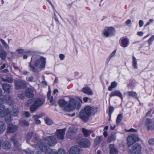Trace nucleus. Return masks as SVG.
<instances>
[{"label":"nucleus","mask_w":154,"mask_h":154,"mask_svg":"<svg viewBox=\"0 0 154 154\" xmlns=\"http://www.w3.org/2000/svg\"><path fill=\"white\" fill-rule=\"evenodd\" d=\"M110 154H117L118 150L116 148L114 144H110L109 146Z\"/></svg>","instance_id":"nucleus-20"},{"label":"nucleus","mask_w":154,"mask_h":154,"mask_svg":"<svg viewBox=\"0 0 154 154\" xmlns=\"http://www.w3.org/2000/svg\"><path fill=\"white\" fill-rule=\"evenodd\" d=\"M115 33V29L112 27H109L106 28L103 32L104 35L108 37V36L113 35Z\"/></svg>","instance_id":"nucleus-14"},{"label":"nucleus","mask_w":154,"mask_h":154,"mask_svg":"<svg viewBox=\"0 0 154 154\" xmlns=\"http://www.w3.org/2000/svg\"><path fill=\"white\" fill-rule=\"evenodd\" d=\"M2 87L5 92H7L8 94L10 93L11 86L10 84L3 83L2 84Z\"/></svg>","instance_id":"nucleus-19"},{"label":"nucleus","mask_w":154,"mask_h":154,"mask_svg":"<svg viewBox=\"0 0 154 154\" xmlns=\"http://www.w3.org/2000/svg\"><path fill=\"white\" fill-rule=\"evenodd\" d=\"M22 116L25 117H28L30 116V113L29 112L25 111L22 113Z\"/></svg>","instance_id":"nucleus-46"},{"label":"nucleus","mask_w":154,"mask_h":154,"mask_svg":"<svg viewBox=\"0 0 154 154\" xmlns=\"http://www.w3.org/2000/svg\"><path fill=\"white\" fill-rule=\"evenodd\" d=\"M122 46L124 47H126L128 43V40L126 38H124L121 41Z\"/></svg>","instance_id":"nucleus-31"},{"label":"nucleus","mask_w":154,"mask_h":154,"mask_svg":"<svg viewBox=\"0 0 154 154\" xmlns=\"http://www.w3.org/2000/svg\"><path fill=\"white\" fill-rule=\"evenodd\" d=\"M128 96L134 97L137 96V94L135 92L133 91H129L127 92Z\"/></svg>","instance_id":"nucleus-45"},{"label":"nucleus","mask_w":154,"mask_h":154,"mask_svg":"<svg viewBox=\"0 0 154 154\" xmlns=\"http://www.w3.org/2000/svg\"><path fill=\"white\" fill-rule=\"evenodd\" d=\"M145 125L148 130H154V120L147 118L145 120Z\"/></svg>","instance_id":"nucleus-12"},{"label":"nucleus","mask_w":154,"mask_h":154,"mask_svg":"<svg viewBox=\"0 0 154 154\" xmlns=\"http://www.w3.org/2000/svg\"><path fill=\"white\" fill-rule=\"evenodd\" d=\"M39 139V136L36 134L35 136V138L33 139L32 140L35 144L33 145L36 148L39 147L42 152L46 153L50 149L49 146L45 143V141L44 140H38Z\"/></svg>","instance_id":"nucleus-2"},{"label":"nucleus","mask_w":154,"mask_h":154,"mask_svg":"<svg viewBox=\"0 0 154 154\" xmlns=\"http://www.w3.org/2000/svg\"><path fill=\"white\" fill-rule=\"evenodd\" d=\"M38 119L34 120H35V122L36 124H40L41 121L39 120Z\"/></svg>","instance_id":"nucleus-58"},{"label":"nucleus","mask_w":154,"mask_h":154,"mask_svg":"<svg viewBox=\"0 0 154 154\" xmlns=\"http://www.w3.org/2000/svg\"><path fill=\"white\" fill-rule=\"evenodd\" d=\"M103 138L102 136H99L97 138V144L100 143L103 140Z\"/></svg>","instance_id":"nucleus-47"},{"label":"nucleus","mask_w":154,"mask_h":154,"mask_svg":"<svg viewBox=\"0 0 154 154\" xmlns=\"http://www.w3.org/2000/svg\"><path fill=\"white\" fill-rule=\"evenodd\" d=\"M17 129V126L10 123L8 125L7 132L8 133H13L15 132Z\"/></svg>","instance_id":"nucleus-16"},{"label":"nucleus","mask_w":154,"mask_h":154,"mask_svg":"<svg viewBox=\"0 0 154 154\" xmlns=\"http://www.w3.org/2000/svg\"><path fill=\"white\" fill-rule=\"evenodd\" d=\"M66 130V128L57 130L54 133L56 137L59 140H63L64 138Z\"/></svg>","instance_id":"nucleus-10"},{"label":"nucleus","mask_w":154,"mask_h":154,"mask_svg":"<svg viewBox=\"0 0 154 154\" xmlns=\"http://www.w3.org/2000/svg\"><path fill=\"white\" fill-rule=\"evenodd\" d=\"M122 113L119 114L118 115L116 120V123L117 124H118L120 122L122 119Z\"/></svg>","instance_id":"nucleus-37"},{"label":"nucleus","mask_w":154,"mask_h":154,"mask_svg":"<svg viewBox=\"0 0 154 154\" xmlns=\"http://www.w3.org/2000/svg\"><path fill=\"white\" fill-rule=\"evenodd\" d=\"M25 152L26 154H33L34 153V152L29 149H27L25 151Z\"/></svg>","instance_id":"nucleus-51"},{"label":"nucleus","mask_w":154,"mask_h":154,"mask_svg":"<svg viewBox=\"0 0 154 154\" xmlns=\"http://www.w3.org/2000/svg\"><path fill=\"white\" fill-rule=\"evenodd\" d=\"M50 146H54L57 143V138L53 136H47L43 139Z\"/></svg>","instance_id":"nucleus-6"},{"label":"nucleus","mask_w":154,"mask_h":154,"mask_svg":"<svg viewBox=\"0 0 154 154\" xmlns=\"http://www.w3.org/2000/svg\"><path fill=\"white\" fill-rule=\"evenodd\" d=\"M18 97L20 99H23L24 98V96L23 94H19L18 95Z\"/></svg>","instance_id":"nucleus-54"},{"label":"nucleus","mask_w":154,"mask_h":154,"mask_svg":"<svg viewBox=\"0 0 154 154\" xmlns=\"http://www.w3.org/2000/svg\"><path fill=\"white\" fill-rule=\"evenodd\" d=\"M34 101H33V99H30L27 102V104L28 105H31L32 103Z\"/></svg>","instance_id":"nucleus-55"},{"label":"nucleus","mask_w":154,"mask_h":154,"mask_svg":"<svg viewBox=\"0 0 154 154\" xmlns=\"http://www.w3.org/2000/svg\"><path fill=\"white\" fill-rule=\"evenodd\" d=\"M77 104L76 109L77 110H79L81 107V105L80 103L78 102L77 103L76 100L75 99L71 98L69 100V103L66 106L64 107V109L67 111H71L75 108Z\"/></svg>","instance_id":"nucleus-5"},{"label":"nucleus","mask_w":154,"mask_h":154,"mask_svg":"<svg viewBox=\"0 0 154 154\" xmlns=\"http://www.w3.org/2000/svg\"><path fill=\"white\" fill-rule=\"evenodd\" d=\"M46 0L49 2V3L50 4L51 6H52L53 9V10H54L55 11V8H54V7L53 6V5L52 4V3L51 2V1L50 0Z\"/></svg>","instance_id":"nucleus-57"},{"label":"nucleus","mask_w":154,"mask_h":154,"mask_svg":"<svg viewBox=\"0 0 154 154\" xmlns=\"http://www.w3.org/2000/svg\"><path fill=\"white\" fill-rule=\"evenodd\" d=\"M77 132V129L73 127H69L66 133L67 137L69 139H73Z\"/></svg>","instance_id":"nucleus-8"},{"label":"nucleus","mask_w":154,"mask_h":154,"mask_svg":"<svg viewBox=\"0 0 154 154\" xmlns=\"http://www.w3.org/2000/svg\"><path fill=\"white\" fill-rule=\"evenodd\" d=\"M114 109L113 107L110 106L109 109V115H111Z\"/></svg>","instance_id":"nucleus-48"},{"label":"nucleus","mask_w":154,"mask_h":154,"mask_svg":"<svg viewBox=\"0 0 154 154\" xmlns=\"http://www.w3.org/2000/svg\"><path fill=\"white\" fill-rule=\"evenodd\" d=\"M28 80L30 82H32L33 81V78L32 76H30L28 78Z\"/></svg>","instance_id":"nucleus-62"},{"label":"nucleus","mask_w":154,"mask_h":154,"mask_svg":"<svg viewBox=\"0 0 154 154\" xmlns=\"http://www.w3.org/2000/svg\"><path fill=\"white\" fill-rule=\"evenodd\" d=\"M117 83L115 82H112L110 86L108 88V90L111 91L112 88H115L117 86Z\"/></svg>","instance_id":"nucleus-41"},{"label":"nucleus","mask_w":154,"mask_h":154,"mask_svg":"<svg viewBox=\"0 0 154 154\" xmlns=\"http://www.w3.org/2000/svg\"><path fill=\"white\" fill-rule=\"evenodd\" d=\"M139 140V138L137 135L134 134L130 135L127 138L128 145L130 146Z\"/></svg>","instance_id":"nucleus-7"},{"label":"nucleus","mask_w":154,"mask_h":154,"mask_svg":"<svg viewBox=\"0 0 154 154\" xmlns=\"http://www.w3.org/2000/svg\"><path fill=\"white\" fill-rule=\"evenodd\" d=\"M115 96H116L120 97L122 99H123L122 95L119 91H114L112 92L109 95V96L110 97H112Z\"/></svg>","instance_id":"nucleus-23"},{"label":"nucleus","mask_w":154,"mask_h":154,"mask_svg":"<svg viewBox=\"0 0 154 154\" xmlns=\"http://www.w3.org/2000/svg\"><path fill=\"white\" fill-rule=\"evenodd\" d=\"M1 146L3 149L6 150H8L11 148V144L8 141L4 142Z\"/></svg>","instance_id":"nucleus-22"},{"label":"nucleus","mask_w":154,"mask_h":154,"mask_svg":"<svg viewBox=\"0 0 154 154\" xmlns=\"http://www.w3.org/2000/svg\"><path fill=\"white\" fill-rule=\"evenodd\" d=\"M116 50H115L113 52H112L111 54H110V57H112L115 55V54L116 53Z\"/></svg>","instance_id":"nucleus-63"},{"label":"nucleus","mask_w":154,"mask_h":154,"mask_svg":"<svg viewBox=\"0 0 154 154\" xmlns=\"http://www.w3.org/2000/svg\"><path fill=\"white\" fill-rule=\"evenodd\" d=\"M82 132L85 136L87 137L91 133L92 131L91 130H88L85 128H83L82 129Z\"/></svg>","instance_id":"nucleus-28"},{"label":"nucleus","mask_w":154,"mask_h":154,"mask_svg":"<svg viewBox=\"0 0 154 154\" xmlns=\"http://www.w3.org/2000/svg\"><path fill=\"white\" fill-rule=\"evenodd\" d=\"M45 63V58L37 55L33 56L29 64L30 70L34 72H38V68H44Z\"/></svg>","instance_id":"nucleus-1"},{"label":"nucleus","mask_w":154,"mask_h":154,"mask_svg":"<svg viewBox=\"0 0 154 154\" xmlns=\"http://www.w3.org/2000/svg\"><path fill=\"white\" fill-rule=\"evenodd\" d=\"M45 120L46 124L48 125H50L53 123V121L49 118H45Z\"/></svg>","instance_id":"nucleus-38"},{"label":"nucleus","mask_w":154,"mask_h":154,"mask_svg":"<svg viewBox=\"0 0 154 154\" xmlns=\"http://www.w3.org/2000/svg\"><path fill=\"white\" fill-rule=\"evenodd\" d=\"M2 79L4 82H6L10 83L13 82L14 81L13 79L11 77H8L6 79L2 78Z\"/></svg>","instance_id":"nucleus-34"},{"label":"nucleus","mask_w":154,"mask_h":154,"mask_svg":"<svg viewBox=\"0 0 154 154\" xmlns=\"http://www.w3.org/2000/svg\"><path fill=\"white\" fill-rule=\"evenodd\" d=\"M139 26L140 27L142 26L143 25V22L142 20H140L139 21Z\"/></svg>","instance_id":"nucleus-59"},{"label":"nucleus","mask_w":154,"mask_h":154,"mask_svg":"<svg viewBox=\"0 0 154 154\" xmlns=\"http://www.w3.org/2000/svg\"><path fill=\"white\" fill-rule=\"evenodd\" d=\"M79 144L81 147H88L90 145L89 141L86 138L80 140L79 142Z\"/></svg>","instance_id":"nucleus-15"},{"label":"nucleus","mask_w":154,"mask_h":154,"mask_svg":"<svg viewBox=\"0 0 154 154\" xmlns=\"http://www.w3.org/2000/svg\"><path fill=\"white\" fill-rule=\"evenodd\" d=\"M14 82L15 88L17 90L25 88L26 86L25 82L23 80H16L14 81Z\"/></svg>","instance_id":"nucleus-13"},{"label":"nucleus","mask_w":154,"mask_h":154,"mask_svg":"<svg viewBox=\"0 0 154 154\" xmlns=\"http://www.w3.org/2000/svg\"><path fill=\"white\" fill-rule=\"evenodd\" d=\"M1 42L6 50L8 51L10 49L8 45L6 43L5 41L2 39H0Z\"/></svg>","instance_id":"nucleus-32"},{"label":"nucleus","mask_w":154,"mask_h":154,"mask_svg":"<svg viewBox=\"0 0 154 154\" xmlns=\"http://www.w3.org/2000/svg\"><path fill=\"white\" fill-rule=\"evenodd\" d=\"M5 101L10 105L14 103V100L9 95L2 96L0 98V104H3Z\"/></svg>","instance_id":"nucleus-9"},{"label":"nucleus","mask_w":154,"mask_h":154,"mask_svg":"<svg viewBox=\"0 0 154 154\" xmlns=\"http://www.w3.org/2000/svg\"><path fill=\"white\" fill-rule=\"evenodd\" d=\"M132 65L134 69H137V68L136 59L134 56L133 57Z\"/></svg>","instance_id":"nucleus-40"},{"label":"nucleus","mask_w":154,"mask_h":154,"mask_svg":"<svg viewBox=\"0 0 154 154\" xmlns=\"http://www.w3.org/2000/svg\"><path fill=\"white\" fill-rule=\"evenodd\" d=\"M25 94L28 98H32L34 96L33 91L32 88H28L25 90Z\"/></svg>","instance_id":"nucleus-18"},{"label":"nucleus","mask_w":154,"mask_h":154,"mask_svg":"<svg viewBox=\"0 0 154 154\" xmlns=\"http://www.w3.org/2000/svg\"><path fill=\"white\" fill-rule=\"evenodd\" d=\"M154 39V35L152 36L148 41L149 45H150L151 44L153 40Z\"/></svg>","instance_id":"nucleus-49"},{"label":"nucleus","mask_w":154,"mask_h":154,"mask_svg":"<svg viewBox=\"0 0 154 154\" xmlns=\"http://www.w3.org/2000/svg\"><path fill=\"white\" fill-rule=\"evenodd\" d=\"M6 67V65L5 63H4L3 64V65L1 66L0 68V70H2V69H4Z\"/></svg>","instance_id":"nucleus-61"},{"label":"nucleus","mask_w":154,"mask_h":154,"mask_svg":"<svg viewBox=\"0 0 154 154\" xmlns=\"http://www.w3.org/2000/svg\"><path fill=\"white\" fill-rule=\"evenodd\" d=\"M56 154H66V152L64 149H60L57 152H55Z\"/></svg>","instance_id":"nucleus-43"},{"label":"nucleus","mask_w":154,"mask_h":154,"mask_svg":"<svg viewBox=\"0 0 154 154\" xmlns=\"http://www.w3.org/2000/svg\"><path fill=\"white\" fill-rule=\"evenodd\" d=\"M38 107L34 103L30 107V111L33 112L36 111Z\"/></svg>","instance_id":"nucleus-39"},{"label":"nucleus","mask_w":154,"mask_h":154,"mask_svg":"<svg viewBox=\"0 0 154 154\" xmlns=\"http://www.w3.org/2000/svg\"><path fill=\"white\" fill-rule=\"evenodd\" d=\"M35 53V51H24V54H26L28 56L34 54Z\"/></svg>","instance_id":"nucleus-44"},{"label":"nucleus","mask_w":154,"mask_h":154,"mask_svg":"<svg viewBox=\"0 0 154 154\" xmlns=\"http://www.w3.org/2000/svg\"><path fill=\"white\" fill-rule=\"evenodd\" d=\"M141 149L140 145L136 143L131 147L130 151L132 154H138L140 152Z\"/></svg>","instance_id":"nucleus-11"},{"label":"nucleus","mask_w":154,"mask_h":154,"mask_svg":"<svg viewBox=\"0 0 154 154\" xmlns=\"http://www.w3.org/2000/svg\"><path fill=\"white\" fill-rule=\"evenodd\" d=\"M11 140L13 142L15 147H19L21 146V143L18 141L16 137H14L11 139Z\"/></svg>","instance_id":"nucleus-24"},{"label":"nucleus","mask_w":154,"mask_h":154,"mask_svg":"<svg viewBox=\"0 0 154 154\" xmlns=\"http://www.w3.org/2000/svg\"><path fill=\"white\" fill-rule=\"evenodd\" d=\"M7 55L6 51L4 50H2L0 51V57L2 59L4 60L6 59V57Z\"/></svg>","instance_id":"nucleus-27"},{"label":"nucleus","mask_w":154,"mask_h":154,"mask_svg":"<svg viewBox=\"0 0 154 154\" xmlns=\"http://www.w3.org/2000/svg\"><path fill=\"white\" fill-rule=\"evenodd\" d=\"M45 115V114L43 113L42 112L39 114L38 115H35L33 116L32 118L34 119H35L39 118H40L43 117Z\"/></svg>","instance_id":"nucleus-42"},{"label":"nucleus","mask_w":154,"mask_h":154,"mask_svg":"<svg viewBox=\"0 0 154 154\" xmlns=\"http://www.w3.org/2000/svg\"><path fill=\"white\" fill-rule=\"evenodd\" d=\"M6 125L5 122L2 121H0V134L2 133L5 129ZM2 140L0 138V149L2 147L1 143Z\"/></svg>","instance_id":"nucleus-21"},{"label":"nucleus","mask_w":154,"mask_h":154,"mask_svg":"<svg viewBox=\"0 0 154 154\" xmlns=\"http://www.w3.org/2000/svg\"><path fill=\"white\" fill-rule=\"evenodd\" d=\"M2 104H0V117H5V122L9 123L12 120L10 109L8 108H5Z\"/></svg>","instance_id":"nucleus-3"},{"label":"nucleus","mask_w":154,"mask_h":154,"mask_svg":"<svg viewBox=\"0 0 154 154\" xmlns=\"http://www.w3.org/2000/svg\"><path fill=\"white\" fill-rule=\"evenodd\" d=\"M19 112L18 109L13 108L11 112V115L13 116H16L18 115Z\"/></svg>","instance_id":"nucleus-33"},{"label":"nucleus","mask_w":154,"mask_h":154,"mask_svg":"<svg viewBox=\"0 0 154 154\" xmlns=\"http://www.w3.org/2000/svg\"><path fill=\"white\" fill-rule=\"evenodd\" d=\"M50 100V102L51 103V104L53 105H54L55 104V103L54 101L53 100V97L52 96L50 97L49 99Z\"/></svg>","instance_id":"nucleus-52"},{"label":"nucleus","mask_w":154,"mask_h":154,"mask_svg":"<svg viewBox=\"0 0 154 154\" xmlns=\"http://www.w3.org/2000/svg\"><path fill=\"white\" fill-rule=\"evenodd\" d=\"M82 91L84 93L88 95H91L93 94L92 91L88 88H84L82 89Z\"/></svg>","instance_id":"nucleus-25"},{"label":"nucleus","mask_w":154,"mask_h":154,"mask_svg":"<svg viewBox=\"0 0 154 154\" xmlns=\"http://www.w3.org/2000/svg\"><path fill=\"white\" fill-rule=\"evenodd\" d=\"M33 134V132L28 133L25 134V138L27 140V142L28 143V141L30 139Z\"/></svg>","instance_id":"nucleus-30"},{"label":"nucleus","mask_w":154,"mask_h":154,"mask_svg":"<svg viewBox=\"0 0 154 154\" xmlns=\"http://www.w3.org/2000/svg\"><path fill=\"white\" fill-rule=\"evenodd\" d=\"M152 110L151 109V110L150 111H149L148 112H147L146 114V116H149L151 114V112Z\"/></svg>","instance_id":"nucleus-60"},{"label":"nucleus","mask_w":154,"mask_h":154,"mask_svg":"<svg viewBox=\"0 0 154 154\" xmlns=\"http://www.w3.org/2000/svg\"><path fill=\"white\" fill-rule=\"evenodd\" d=\"M80 152V149L78 146H76L71 147L69 152V154H79Z\"/></svg>","instance_id":"nucleus-17"},{"label":"nucleus","mask_w":154,"mask_h":154,"mask_svg":"<svg viewBox=\"0 0 154 154\" xmlns=\"http://www.w3.org/2000/svg\"><path fill=\"white\" fill-rule=\"evenodd\" d=\"M16 52L19 54H22L24 52V50L23 49H18L16 50Z\"/></svg>","instance_id":"nucleus-50"},{"label":"nucleus","mask_w":154,"mask_h":154,"mask_svg":"<svg viewBox=\"0 0 154 154\" xmlns=\"http://www.w3.org/2000/svg\"><path fill=\"white\" fill-rule=\"evenodd\" d=\"M44 103V101L40 98L37 99L35 101L34 103L39 107L42 105Z\"/></svg>","instance_id":"nucleus-26"},{"label":"nucleus","mask_w":154,"mask_h":154,"mask_svg":"<svg viewBox=\"0 0 154 154\" xmlns=\"http://www.w3.org/2000/svg\"><path fill=\"white\" fill-rule=\"evenodd\" d=\"M19 123L21 125L23 126H27L29 125L28 122L24 120L20 121Z\"/></svg>","instance_id":"nucleus-35"},{"label":"nucleus","mask_w":154,"mask_h":154,"mask_svg":"<svg viewBox=\"0 0 154 154\" xmlns=\"http://www.w3.org/2000/svg\"><path fill=\"white\" fill-rule=\"evenodd\" d=\"M116 139V136L115 134H112L108 138L107 142L109 143L112 141L115 140Z\"/></svg>","instance_id":"nucleus-29"},{"label":"nucleus","mask_w":154,"mask_h":154,"mask_svg":"<svg viewBox=\"0 0 154 154\" xmlns=\"http://www.w3.org/2000/svg\"><path fill=\"white\" fill-rule=\"evenodd\" d=\"M94 112L93 108L89 106H86L80 112L79 116L84 121L86 122L88 119V118L91 114V112Z\"/></svg>","instance_id":"nucleus-4"},{"label":"nucleus","mask_w":154,"mask_h":154,"mask_svg":"<svg viewBox=\"0 0 154 154\" xmlns=\"http://www.w3.org/2000/svg\"><path fill=\"white\" fill-rule=\"evenodd\" d=\"M64 55L62 54H60L59 55V57L61 60H63L64 58Z\"/></svg>","instance_id":"nucleus-56"},{"label":"nucleus","mask_w":154,"mask_h":154,"mask_svg":"<svg viewBox=\"0 0 154 154\" xmlns=\"http://www.w3.org/2000/svg\"><path fill=\"white\" fill-rule=\"evenodd\" d=\"M148 143L151 145H154V139L152 138L149 140Z\"/></svg>","instance_id":"nucleus-53"},{"label":"nucleus","mask_w":154,"mask_h":154,"mask_svg":"<svg viewBox=\"0 0 154 154\" xmlns=\"http://www.w3.org/2000/svg\"><path fill=\"white\" fill-rule=\"evenodd\" d=\"M103 135L105 137H106L108 135L107 132V131H105L103 132Z\"/></svg>","instance_id":"nucleus-64"},{"label":"nucleus","mask_w":154,"mask_h":154,"mask_svg":"<svg viewBox=\"0 0 154 154\" xmlns=\"http://www.w3.org/2000/svg\"><path fill=\"white\" fill-rule=\"evenodd\" d=\"M58 103L61 106L64 107L67 104V102L64 100H59Z\"/></svg>","instance_id":"nucleus-36"}]
</instances>
